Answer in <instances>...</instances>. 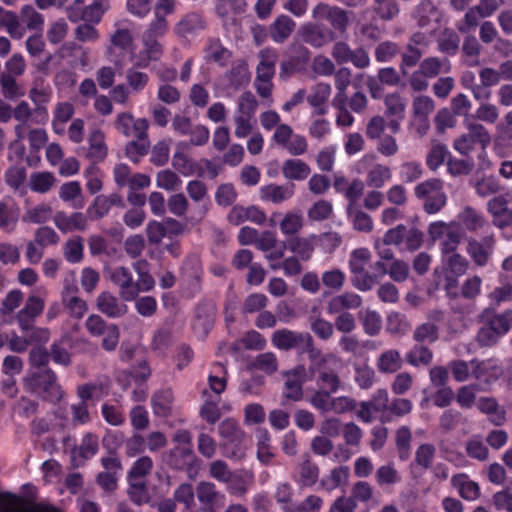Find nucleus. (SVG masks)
Segmentation results:
<instances>
[{
	"mask_svg": "<svg viewBox=\"0 0 512 512\" xmlns=\"http://www.w3.org/2000/svg\"><path fill=\"white\" fill-rule=\"evenodd\" d=\"M311 369L319 373L318 384L323 391L335 393L339 386V377L328 369L340 363V359L334 354H322L317 349L310 350Z\"/></svg>",
	"mask_w": 512,
	"mask_h": 512,
	"instance_id": "1",
	"label": "nucleus"
},
{
	"mask_svg": "<svg viewBox=\"0 0 512 512\" xmlns=\"http://www.w3.org/2000/svg\"><path fill=\"white\" fill-rule=\"evenodd\" d=\"M218 432L223 441V454L231 459H242L245 456V447L243 446L245 432L239 427L237 421L225 419L220 423Z\"/></svg>",
	"mask_w": 512,
	"mask_h": 512,
	"instance_id": "2",
	"label": "nucleus"
},
{
	"mask_svg": "<svg viewBox=\"0 0 512 512\" xmlns=\"http://www.w3.org/2000/svg\"><path fill=\"white\" fill-rule=\"evenodd\" d=\"M260 62L257 66L255 87L263 98H269L272 92V78L275 74V64L278 55L273 49H264L259 53Z\"/></svg>",
	"mask_w": 512,
	"mask_h": 512,
	"instance_id": "3",
	"label": "nucleus"
},
{
	"mask_svg": "<svg viewBox=\"0 0 512 512\" xmlns=\"http://www.w3.org/2000/svg\"><path fill=\"white\" fill-rule=\"evenodd\" d=\"M428 234L433 241H440L442 254L454 252L461 242L463 232L459 230L455 222H432L428 227Z\"/></svg>",
	"mask_w": 512,
	"mask_h": 512,
	"instance_id": "4",
	"label": "nucleus"
},
{
	"mask_svg": "<svg viewBox=\"0 0 512 512\" xmlns=\"http://www.w3.org/2000/svg\"><path fill=\"white\" fill-rule=\"evenodd\" d=\"M271 143L281 147L293 156H300L306 153L308 143L304 136L294 133L292 127L282 123L275 129Z\"/></svg>",
	"mask_w": 512,
	"mask_h": 512,
	"instance_id": "5",
	"label": "nucleus"
},
{
	"mask_svg": "<svg viewBox=\"0 0 512 512\" xmlns=\"http://www.w3.org/2000/svg\"><path fill=\"white\" fill-rule=\"evenodd\" d=\"M468 133L456 138L453 142L454 149L462 155L469 154L476 143H479L483 149L490 143L491 137L486 128L478 123L467 122Z\"/></svg>",
	"mask_w": 512,
	"mask_h": 512,
	"instance_id": "6",
	"label": "nucleus"
},
{
	"mask_svg": "<svg viewBox=\"0 0 512 512\" xmlns=\"http://www.w3.org/2000/svg\"><path fill=\"white\" fill-rule=\"evenodd\" d=\"M152 469V460L149 457L138 459L129 472L130 496L136 503L140 504L147 500L143 478Z\"/></svg>",
	"mask_w": 512,
	"mask_h": 512,
	"instance_id": "7",
	"label": "nucleus"
},
{
	"mask_svg": "<svg viewBox=\"0 0 512 512\" xmlns=\"http://www.w3.org/2000/svg\"><path fill=\"white\" fill-rule=\"evenodd\" d=\"M374 160V155H364L357 163V173H361L362 169L368 168L366 174V184L369 187L381 188L391 180L392 171L388 166L374 163Z\"/></svg>",
	"mask_w": 512,
	"mask_h": 512,
	"instance_id": "8",
	"label": "nucleus"
},
{
	"mask_svg": "<svg viewBox=\"0 0 512 512\" xmlns=\"http://www.w3.org/2000/svg\"><path fill=\"white\" fill-rule=\"evenodd\" d=\"M272 344L280 350H290L302 345L309 351L313 348V339L309 333H299L288 329L275 331L271 338Z\"/></svg>",
	"mask_w": 512,
	"mask_h": 512,
	"instance_id": "9",
	"label": "nucleus"
},
{
	"mask_svg": "<svg viewBox=\"0 0 512 512\" xmlns=\"http://www.w3.org/2000/svg\"><path fill=\"white\" fill-rule=\"evenodd\" d=\"M149 123L144 118L134 119L132 114L122 112L117 115L115 128L127 137L137 140L148 138L147 130Z\"/></svg>",
	"mask_w": 512,
	"mask_h": 512,
	"instance_id": "10",
	"label": "nucleus"
},
{
	"mask_svg": "<svg viewBox=\"0 0 512 512\" xmlns=\"http://www.w3.org/2000/svg\"><path fill=\"white\" fill-rule=\"evenodd\" d=\"M406 235V226L400 224L389 229L383 238H377L374 241V249L381 259L389 260L393 258V253L387 246H395L401 251L403 247L404 236Z\"/></svg>",
	"mask_w": 512,
	"mask_h": 512,
	"instance_id": "11",
	"label": "nucleus"
},
{
	"mask_svg": "<svg viewBox=\"0 0 512 512\" xmlns=\"http://www.w3.org/2000/svg\"><path fill=\"white\" fill-rule=\"evenodd\" d=\"M162 54L163 48L158 40L142 35V48L131 53V61L136 67L146 68L152 61L159 60Z\"/></svg>",
	"mask_w": 512,
	"mask_h": 512,
	"instance_id": "12",
	"label": "nucleus"
},
{
	"mask_svg": "<svg viewBox=\"0 0 512 512\" xmlns=\"http://www.w3.org/2000/svg\"><path fill=\"white\" fill-rule=\"evenodd\" d=\"M44 298L31 294L24 307L17 313L16 320L22 331H27L32 325L36 317H38L44 310Z\"/></svg>",
	"mask_w": 512,
	"mask_h": 512,
	"instance_id": "13",
	"label": "nucleus"
},
{
	"mask_svg": "<svg viewBox=\"0 0 512 512\" xmlns=\"http://www.w3.org/2000/svg\"><path fill=\"white\" fill-rule=\"evenodd\" d=\"M487 211L492 217L493 224L503 228L512 224V209L508 207V199L498 195L487 203Z\"/></svg>",
	"mask_w": 512,
	"mask_h": 512,
	"instance_id": "14",
	"label": "nucleus"
},
{
	"mask_svg": "<svg viewBox=\"0 0 512 512\" xmlns=\"http://www.w3.org/2000/svg\"><path fill=\"white\" fill-rule=\"evenodd\" d=\"M306 376V369L303 365H299L285 373L284 396L287 399L293 401L301 399L303 395L302 385L306 380Z\"/></svg>",
	"mask_w": 512,
	"mask_h": 512,
	"instance_id": "15",
	"label": "nucleus"
},
{
	"mask_svg": "<svg viewBox=\"0 0 512 512\" xmlns=\"http://www.w3.org/2000/svg\"><path fill=\"white\" fill-rule=\"evenodd\" d=\"M54 224L63 233H69L76 230L83 231L88 225V218L84 213L74 212L66 214L59 211L54 215Z\"/></svg>",
	"mask_w": 512,
	"mask_h": 512,
	"instance_id": "16",
	"label": "nucleus"
},
{
	"mask_svg": "<svg viewBox=\"0 0 512 512\" xmlns=\"http://www.w3.org/2000/svg\"><path fill=\"white\" fill-rule=\"evenodd\" d=\"M294 195V184L278 185L268 184L263 185L259 189V197L262 201L271 202L273 204H281L291 199Z\"/></svg>",
	"mask_w": 512,
	"mask_h": 512,
	"instance_id": "17",
	"label": "nucleus"
},
{
	"mask_svg": "<svg viewBox=\"0 0 512 512\" xmlns=\"http://www.w3.org/2000/svg\"><path fill=\"white\" fill-rule=\"evenodd\" d=\"M456 226L460 231L474 232L481 229L486 220L484 216L471 206H465L457 215Z\"/></svg>",
	"mask_w": 512,
	"mask_h": 512,
	"instance_id": "18",
	"label": "nucleus"
},
{
	"mask_svg": "<svg viewBox=\"0 0 512 512\" xmlns=\"http://www.w3.org/2000/svg\"><path fill=\"white\" fill-rule=\"evenodd\" d=\"M501 371L496 360H472V376L480 383L489 384L500 376Z\"/></svg>",
	"mask_w": 512,
	"mask_h": 512,
	"instance_id": "19",
	"label": "nucleus"
},
{
	"mask_svg": "<svg viewBox=\"0 0 512 512\" xmlns=\"http://www.w3.org/2000/svg\"><path fill=\"white\" fill-rule=\"evenodd\" d=\"M111 281L119 286L120 296L125 301L135 299V291L133 290V277L130 271L125 267H115L110 271Z\"/></svg>",
	"mask_w": 512,
	"mask_h": 512,
	"instance_id": "20",
	"label": "nucleus"
},
{
	"mask_svg": "<svg viewBox=\"0 0 512 512\" xmlns=\"http://www.w3.org/2000/svg\"><path fill=\"white\" fill-rule=\"evenodd\" d=\"M108 153V148L105 143L104 133L98 129H92L88 136V150L87 158L92 161V164L103 161Z\"/></svg>",
	"mask_w": 512,
	"mask_h": 512,
	"instance_id": "21",
	"label": "nucleus"
},
{
	"mask_svg": "<svg viewBox=\"0 0 512 512\" xmlns=\"http://www.w3.org/2000/svg\"><path fill=\"white\" fill-rule=\"evenodd\" d=\"M97 308L111 318L121 317L127 312V306L109 292H103L98 296Z\"/></svg>",
	"mask_w": 512,
	"mask_h": 512,
	"instance_id": "22",
	"label": "nucleus"
},
{
	"mask_svg": "<svg viewBox=\"0 0 512 512\" xmlns=\"http://www.w3.org/2000/svg\"><path fill=\"white\" fill-rule=\"evenodd\" d=\"M36 383L45 393V398L51 402L60 401L63 397L61 386L56 381V376L51 370L44 371L36 379Z\"/></svg>",
	"mask_w": 512,
	"mask_h": 512,
	"instance_id": "23",
	"label": "nucleus"
},
{
	"mask_svg": "<svg viewBox=\"0 0 512 512\" xmlns=\"http://www.w3.org/2000/svg\"><path fill=\"white\" fill-rule=\"evenodd\" d=\"M189 144L186 142H179L176 146V151L173 155L172 165L183 176H190L195 172L196 165L193 160L188 156L187 152Z\"/></svg>",
	"mask_w": 512,
	"mask_h": 512,
	"instance_id": "24",
	"label": "nucleus"
},
{
	"mask_svg": "<svg viewBox=\"0 0 512 512\" xmlns=\"http://www.w3.org/2000/svg\"><path fill=\"white\" fill-rule=\"evenodd\" d=\"M318 237L314 234L307 237H296L289 244V250L294 253L300 260L308 261L314 252Z\"/></svg>",
	"mask_w": 512,
	"mask_h": 512,
	"instance_id": "25",
	"label": "nucleus"
},
{
	"mask_svg": "<svg viewBox=\"0 0 512 512\" xmlns=\"http://www.w3.org/2000/svg\"><path fill=\"white\" fill-rule=\"evenodd\" d=\"M331 95V86L327 83H318L307 97L308 103L314 108L315 113L323 115L327 112L326 102Z\"/></svg>",
	"mask_w": 512,
	"mask_h": 512,
	"instance_id": "26",
	"label": "nucleus"
},
{
	"mask_svg": "<svg viewBox=\"0 0 512 512\" xmlns=\"http://www.w3.org/2000/svg\"><path fill=\"white\" fill-rule=\"evenodd\" d=\"M281 170L284 178L290 181L305 180L311 172L310 167L300 159L285 160Z\"/></svg>",
	"mask_w": 512,
	"mask_h": 512,
	"instance_id": "27",
	"label": "nucleus"
},
{
	"mask_svg": "<svg viewBox=\"0 0 512 512\" xmlns=\"http://www.w3.org/2000/svg\"><path fill=\"white\" fill-rule=\"evenodd\" d=\"M106 9L107 5L103 0H96L91 5L83 8L80 12H70L69 19L73 22L84 20L98 23Z\"/></svg>",
	"mask_w": 512,
	"mask_h": 512,
	"instance_id": "28",
	"label": "nucleus"
},
{
	"mask_svg": "<svg viewBox=\"0 0 512 512\" xmlns=\"http://www.w3.org/2000/svg\"><path fill=\"white\" fill-rule=\"evenodd\" d=\"M451 483L460 496L466 500H476L480 495L478 484L472 481L466 474L453 476Z\"/></svg>",
	"mask_w": 512,
	"mask_h": 512,
	"instance_id": "29",
	"label": "nucleus"
},
{
	"mask_svg": "<svg viewBox=\"0 0 512 512\" xmlns=\"http://www.w3.org/2000/svg\"><path fill=\"white\" fill-rule=\"evenodd\" d=\"M375 267L381 270V275L388 274L389 277L397 283L405 282L409 278L410 268L408 263L400 259H394L388 266L385 268L384 263L378 261L375 263Z\"/></svg>",
	"mask_w": 512,
	"mask_h": 512,
	"instance_id": "30",
	"label": "nucleus"
},
{
	"mask_svg": "<svg viewBox=\"0 0 512 512\" xmlns=\"http://www.w3.org/2000/svg\"><path fill=\"white\" fill-rule=\"evenodd\" d=\"M493 241L492 238H487L483 242L476 240L469 241L467 252L473 261L479 265L484 266L492 253Z\"/></svg>",
	"mask_w": 512,
	"mask_h": 512,
	"instance_id": "31",
	"label": "nucleus"
},
{
	"mask_svg": "<svg viewBox=\"0 0 512 512\" xmlns=\"http://www.w3.org/2000/svg\"><path fill=\"white\" fill-rule=\"evenodd\" d=\"M295 22L286 15L277 17L270 26V36L277 42H284L293 32Z\"/></svg>",
	"mask_w": 512,
	"mask_h": 512,
	"instance_id": "32",
	"label": "nucleus"
},
{
	"mask_svg": "<svg viewBox=\"0 0 512 512\" xmlns=\"http://www.w3.org/2000/svg\"><path fill=\"white\" fill-rule=\"evenodd\" d=\"M134 269L138 274L137 281H133V290L135 291L136 298L139 293L150 291L154 287L155 281L148 272V263L146 261H137L134 264Z\"/></svg>",
	"mask_w": 512,
	"mask_h": 512,
	"instance_id": "33",
	"label": "nucleus"
},
{
	"mask_svg": "<svg viewBox=\"0 0 512 512\" xmlns=\"http://www.w3.org/2000/svg\"><path fill=\"white\" fill-rule=\"evenodd\" d=\"M451 153L445 144L433 142L426 156V165L432 171H436L442 164L447 163Z\"/></svg>",
	"mask_w": 512,
	"mask_h": 512,
	"instance_id": "34",
	"label": "nucleus"
},
{
	"mask_svg": "<svg viewBox=\"0 0 512 512\" xmlns=\"http://www.w3.org/2000/svg\"><path fill=\"white\" fill-rule=\"evenodd\" d=\"M0 27H4L12 38L20 39L25 34V29L20 24L18 16L0 7Z\"/></svg>",
	"mask_w": 512,
	"mask_h": 512,
	"instance_id": "35",
	"label": "nucleus"
},
{
	"mask_svg": "<svg viewBox=\"0 0 512 512\" xmlns=\"http://www.w3.org/2000/svg\"><path fill=\"white\" fill-rule=\"evenodd\" d=\"M52 215V207L47 203H40L26 209L22 219L27 223L43 224L48 222Z\"/></svg>",
	"mask_w": 512,
	"mask_h": 512,
	"instance_id": "36",
	"label": "nucleus"
},
{
	"mask_svg": "<svg viewBox=\"0 0 512 512\" xmlns=\"http://www.w3.org/2000/svg\"><path fill=\"white\" fill-rule=\"evenodd\" d=\"M318 476L319 469L317 465L306 459L296 468L294 478L302 485L311 486L316 483Z\"/></svg>",
	"mask_w": 512,
	"mask_h": 512,
	"instance_id": "37",
	"label": "nucleus"
},
{
	"mask_svg": "<svg viewBox=\"0 0 512 512\" xmlns=\"http://www.w3.org/2000/svg\"><path fill=\"white\" fill-rule=\"evenodd\" d=\"M29 97L36 105L34 110L36 123H45L49 118L45 104L49 102L50 94L45 90H38L34 88L30 91Z\"/></svg>",
	"mask_w": 512,
	"mask_h": 512,
	"instance_id": "38",
	"label": "nucleus"
},
{
	"mask_svg": "<svg viewBox=\"0 0 512 512\" xmlns=\"http://www.w3.org/2000/svg\"><path fill=\"white\" fill-rule=\"evenodd\" d=\"M377 368L382 373H394L401 368L402 359L397 350H386L377 359Z\"/></svg>",
	"mask_w": 512,
	"mask_h": 512,
	"instance_id": "39",
	"label": "nucleus"
},
{
	"mask_svg": "<svg viewBox=\"0 0 512 512\" xmlns=\"http://www.w3.org/2000/svg\"><path fill=\"white\" fill-rule=\"evenodd\" d=\"M482 320H487L492 326V330L503 336L512 328V311H505L493 317H491V312L485 311L482 315Z\"/></svg>",
	"mask_w": 512,
	"mask_h": 512,
	"instance_id": "40",
	"label": "nucleus"
},
{
	"mask_svg": "<svg viewBox=\"0 0 512 512\" xmlns=\"http://www.w3.org/2000/svg\"><path fill=\"white\" fill-rule=\"evenodd\" d=\"M152 409L156 416L166 417L172 410L173 395L170 390H161L152 397Z\"/></svg>",
	"mask_w": 512,
	"mask_h": 512,
	"instance_id": "41",
	"label": "nucleus"
},
{
	"mask_svg": "<svg viewBox=\"0 0 512 512\" xmlns=\"http://www.w3.org/2000/svg\"><path fill=\"white\" fill-rule=\"evenodd\" d=\"M198 500L204 504L212 506L218 502L223 503L225 496L218 492L211 482H200L196 489Z\"/></svg>",
	"mask_w": 512,
	"mask_h": 512,
	"instance_id": "42",
	"label": "nucleus"
},
{
	"mask_svg": "<svg viewBox=\"0 0 512 512\" xmlns=\"http://www.w3.org/2000/svg\"><path fill=\"white\" fill-rule=\"evenodd\" d=\"M82 188L78 181L64 183L59 190V197L64 202L72 203L74 208H81L83 201L80 199Z\"/></svg>",
	"mask_w": 512,
	"mask_h": 512,
	"instance_id": "43",
	"label": "nucleus"
},
{
	"mask_svg": "<svg viewBox=\"0 0 512 512\" xmlns=\"http://www.w3.org/2000/svg\"><path fill=\"white\" fill-rule=\"evenodd\" d=\"M56 183L53 173L42 171L34 172L30 175L29 186L32 191L37 193H47Z\"/></svg>",
	"mask_w": 512,
	"mask_h": 512,
	"instance_id": "44",
	"label": "nucleus"
},
{
	"mask_svg": "<svg viewBox=\"0 0 512 512\" xmlns=\"http://www.w3.org/2000/svg\"><path fill=\"white\" fill-rule=\"evenodd\" d=\"M73 114L74 107L71 103H59L55 108L52 122L54 132L57 134H63L65 131L64 125L71 119Z\"/></svg>",
	"mask_w": 512,
	"mask_h": 512,
	"instance_id": "45",
	"label": "nucleus"
},
{
	"mask_svg": "<svg viewBox=\"0 0 512 512\" xmlns=\"http://www.w3.org/2000/svg\"><path fill=\"white\" fill-rule=\"evenodd\" d=\"M257 458L260 462L268 464L274 457L270 442L271 436L266 429H259L256 432Z\"/></svg>",
	"mask_w": 512,
	"mask_h": 512,
	"instance_id": "46",
	"label": "nucleus"
},
{
	"mask_svg": "<svg viewBox=\"0 0 512 512\" xmlns=\"http://www.w3.org/2000/svg\"><path fill=\"white\" fill-rule=\"evenodd\" d=\"M351 72L347 68L339 69L335 74V86L337 94L335 95L332 105L341 106L346 103V89L350 85Z\"/></svg>",
	"mask_w": 512,
	"mask_h": 512,
	"instance_id": "47",
	"label": "nucleus"
},
{
	"mask_svg": "<svg viewBox=\"0 0 512 512\" xmlns=\"http://www.w3.org/2000/svg\"><path fill=\"white\" fill-rule=\"evenodd\" d=\"M282 234L289 236L298 233L303 227V216L299 212H287L279 222Z\"/></svg>",
	"mask_w": 512,
	"mask_h": 512,
	"instance_id": "48",
	"label": "nucleus"
},
{
	"mask_svg": "<svg viewBox=\"0 0 512 512\" xmlns=\"http://www.w3.org/2000/svg\"><path fill=\"white\" fill-rule=\"evenodd\" d=\"M253 481V475L245 472L243 474H231V478L227 483V490L233 495H243L247 492L248 487Z\"/></svg>",
	"mask_w": 512,
	"mask_h": 512,
	"instance_id": "49",
	"label": "nucleus"
},
{
	"mask_svg": "<svg viewBox=\"0 0 512 512\" xmlns=\"http://www.w3.org/2000/svg\"><path fill=\"white\" fill-rule=\"evenodd\" d=\"M156 185L166 191H177L182 187V180L175 172L164 169L157 173Z\"/></svg>",
	"mask_w": 512,
	"mask_h": 512,
	"instance_id": "50",
	"label": "nucleus"
},
{
	"mask_svg": "<svg viewBox=\"0 0 512 512\" xmlns=\"http://www.w3.org/2000/svg\"><path fill=\"white\" fill-rule=\"evenodd\" d=\"M359 318L362 321L364 331L374 336L378 334L382 327V319L378 312L370 309L360 311Z\"/></svg>",
	"mask_w": 512,
	"mask_h": 512,
	"instance_id": "51",
	"label": "nucleus"
},
{
	"mask_svg": "<svg viewBox=\"0 0 512 512\" xmlns=\"http://www.w3.org/2000/svg\"><path fill=\"white\" fill-rule=\"evenodd\" d=\"M449 69L450 65L446 59L441 60L435 57L425 59L420 65V70L428 78L436 77L440 73H447Z\"/></svg>",
	"mask_w": 512,
	"mask_h": 512,
	"instance_id": "52",
	"label": "nucleus"
},
{
	"mask_svg": "<svg viewBox=\"0 0 512 512\" xmlns=\"http://www.w3.org/2000/svg\"><path fill=\"white\" fill-rule=\"evenodd\" d=\"M345 280L346 274L338 268L326 270L322 273L321 276L323 285L335 292H338L343 288Z\"/></svg>",
	"mask_w": 512,
	"mask_h": 512,
	"instance_id": "53",
	"label": "nucleus"
},
{
	"mask_svg": "<svg viewBox=\"0 0 512 512\" xmlns=\"http://www.w3.org/2000/svg\"><path fill=\"white\" fill-rule=\"evenodd\" d=\"M62 301L72 317L80 319L87 312L86 302L76 295L69 297L68 288L66 289V292H62Z\"/></svg>",
	"mask_w": 512,
	"mask_h": 512,
	"instance_id": "54",
	"label": "nucleus"
},
{
	"mask_svg": "<svg viewBox=\"0 0 512 512\" xmlns=\"http://www.w3.org/2000/svg\"><path fill=\"white\" fill-rule=\"evenodd\" d=\"M0 512H60L54 507L46 505H36L30 508H24L19 501L12 499L0 502Z\"/></svg>",
	"mask_w": 512,
	"mask_h": 512,
	"instance_id": "55",
	"label": "nucleus"
},
{
	"mask_svg": "<svg viewBox=\"0 0 512 512\" xmlns=\"http://www.w3.org/2000/svg\"><path fill=\"white\" fill-rule=\"evenodd\" d=\"M371 257L372 254L367 248H357L353 250L348 261L351 274L364 270L366 265L370 262Z\"/></svg>",
	"mask_w": 512,
	"mask_h": 512,
	"instance_id": "56",
	"label": "nucleus"
},
{
	"mask_svg": "<svg viewBox=\"0 0 512 512\" xmlns=\"http://www.w3.org/2000/svg\"><path fill=\"white\" fill-rule=\"evenodd\" d=\"M480 411L487 414L491 422L500 425L504 421V413L498 408L497 403L492 398H481L477 402Z\"/></svg>",
	"mask_w": 512,
	"mask_h": 512,
	"instance_id": "57",
	"label": "nucleus"
},
{
	"mask_svg": "<svg viewBox=\"0 0 512 512\" xmlns=\"http://www.w3.org/2000/svg\"><path fill=\"white\" fill-rule=\"evenodd\" d=\"M203 27L201 17L196 13H190L182 18L175 27V32L185 37Z\"/></svg>",
	"mask_w": 512,
	"mask_h": 512,
	"instance_id": "58",
	"label": "nucleus"
},
{
	"mask_svg": "<svg viewBox=\"0 0 512 512\" xmlns=\"http://www.w3.org/2000/svg\"><path fill=\"white\" fill-rule=\"evenodd\" d=\"M443 264L447 270L455 277L463 275L467 268V260L459 254H443Z\"/></svg>",
	"mask_w": 512,
	"mask_h": 512,
	"instance_id": "59",
	"label": "nucleus"
},
{
	"mask_svg": "<svg viewBox=\"0 0 512 512\" xmlns=\"http://www.w3.org/2000/svg\"><path fill=\"white\" fill-rule=\"evenodd\" d=\"M83 175L86 179V188L91 194H96L102 189L103 175L95 164H90L84 170Z\"/></svg>",
	"mask_w": 512,
	"mask_h": 512,
	"instance_id": "60",
	"label": "nucleus"
},
{
	"mask_svg": "<svg viewBox=\"0 0 512 512\" xmlns=\"http://www.w3.org/2000/svg\"><path fill=\"white\" fill-rule=\"evenodd\" d=\"M349 476L348 467H337L334 468L329 475L325 476L321 483L322 486L327 490H334L340 485L346 483Z\"/></svg>",
	"mask_w": 512,
	"mask_h": 512,
	"instance_id": "61",
	"label": "nucleus"
},
{
	"mask_svg": "<svg viewBox=\"0 0 512 512\" xmlns=\"http://www.w3.org/2000/svg\"><path fill=\"white\" fill-rule=\"evenodd\" d=\"M386 115L389 117H395L399 120L404 118L405 113V101L396 93L389 94L385 97Z\"/></svg>",
	"mask_w": 512,
	"mask_h": 512,
	"instance_id": "62",
	"label": "nucleus"
},
{
	"mask_svg": "<svg viewBox=\"0 0 512 512\" xmlns=\"http://www.w3.org/2000/svg\"><path fill=\"white\" fill-rule=\"evenodd\" d=\"M257 106L258 103L254 95L251 92H245L239 97L234 114L254 118Z\"/></svg>",
	"mask_w": 512,
	"mask_h": 512,
	"instance_id": "63",
	"label": "nucleus"
},
{
	"mask_svg": "<svg viewBox=\"0 0 512 512\" xmlns=\"http://www.w3.org/2000/svg\"><path fill=\"white\" fill-rule=\"evenodd\" d=\"M302 39L314 47H321L327 43V38L320 29L312 24H305L300 29Z\"/></svg>",
	"mask_w": 512,
	"mask_h": 512,
	"instance_id": "64",
	"label": "nucleus"
}]
</instances>
